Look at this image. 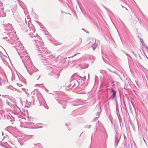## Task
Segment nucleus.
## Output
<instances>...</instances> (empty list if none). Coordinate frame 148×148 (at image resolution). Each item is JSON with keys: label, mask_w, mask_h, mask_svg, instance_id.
<instances>
[{"label": "nucleus", "mask_w": 148, "mask_h": 148, "mask_svg": "<svg viewBox=\"0 0 148 148\" xmlns=\"http://www.w3.org/2000/svg\"><path fill=\"white\" fill-rule=\"evenodd\" d=\"M13 46L22 59L23 62L30 75L38 70L34 66L29 56L20 41L17 42Z\"/></svg>", "instance_id": "1"}, {"label": "nucleus", "mask_w": 148, "mask_h": 148, "mask_svg": "<svg viewBox=\"0 0 148 148\" xmlns=\"http://www.w3.org/2000/svg\"><path fill=\"white\" fill-rule=\"evenodd\" d=\"M28 37L30 41L34 42L38 55L44 56L48 54V50L46 47H44V43L39 36H35L32 34L29 35Z\"/></svg>", "instance_id": "2"}, {"label": "nucleus", "mask_w": 148, "mask_h": 148, "mask_svg": "<svg viewBox=\"0 0 148 148\" xmlns=\"http://www.w3.org/2000/svg\"><path fill=\"white\" fill-rule=\"evenodd\" d=\"M41 62L44 65H48L49 66H47L48 70H49V73L51 71V69L49 67L52 65L53 63H55L57 61L56 58V57L53 55H49L48 56L43 57L40 59Z\"/></svg>", "instance_id": "3"}, {"label": "nucleus", "mask_w": 148, "mask_h": 148, "mask_svg": "<svg viewBox=\"0 0 148 148\" xmlns=\"http://www.w3.org/2000/svg\"><path fill=\"white\" fill-rule=\"evenodd\" d=\"M4 35H6V36L3 38V39L9 41V42L14 45H15L16 43L15 40V38H16V35L14 30L10 32L4 33Z\"/></svg>", "instance_id": "4"}, {"label": "nucleus", "mask_w": 148, "mask_h": 148, "mask_svg": "<svg viewBox=\"0 0 148 148\" xmlns=\"http://www.w3.org/2000/svg\"><path fill=\"white\" fill-rule=\"evenodd\" d=\"M51 69V71L48 73V75L54 78L58 79L60 76V71L59 68L54 66L51 65L49 66Z\"/></svg>", "instance_id": "5"}, {"label": "nucleus", "mask_w": 148, "mask_h": 148, "mask_svg": "<svg viewBox=\"0 0 148 148\" xmlns=\"http://www.w3.org/2000/svg\"><path fill=\"white\" fill-rule=\"evenodd\" d=\"M27 25L30 31L32 32H30V34H29L27 35V37L30 40V39L28 37L29 35L32 34L35 36H36L37 35H38L37 34H34L33 33V32L35 33V29L33 25L31 23H29V21H28V23Z\"/></svg>", "instance_id": "6"}, {"label": "nucleus", "mask_w": 148, "mask_h": 148, "mask_svg": "<svg viewBox=\"0 0 148 148\" xmlns=\"http://www.w3.org/2000/svg\"><path fill=\"white\" fill-rule=\"evenodd\" d=\"M120 138L121 136H118L117 132L116 131L114 137V146L115 148L117 146L119 142Z\"/></svg>", "instance_id": "7"}, {"label": "nucleus", "mask_w": 148, "mask_h": 148, "mask_svg": "<svg viewBox=\"0 0 148 148\" xmlns=\"http://www.w3.org/2000/svg\"><path fill=\"white\" fill-rule=\"evenodd\" d=\"M5 29L6 31L9 32L12 31L14 30L13 27L11 24L8 23L6 24L5 25Z\"/></svg>", "instance_id": "8"}, {"label": "nucleus", "mask_w": 148, "mask_h": 148, "mask_svg": "<svg viewBox=\"0 0 148 148\" xmlns=\"http://www.w3.org/2000/svg\"><path fill=\"white\" fill-rule=\"evenodd\" d=\"M110 90L111 92L112 93V94L110 96L108 99V100L112 101L116 97V92L112 88H111Z\"/></svg>", "instance_id": "9"}, {"label": "nucleus", "mask_w": 148, "mask_h": 148, "mask_svg": "<svg viewBox=\"0 0 148 148\" xmlns=\"http://www.w3.org/2000/svg\"><path fill=\"white\" fill-rule=\"evenodd\" d=\"M2 3L0 2V17H4L6 16V13L4 12L3 8L2 6Z\"/></svg>", "instance_id": "10"}, {"label": "nucleus", "mask_w": 148, "mask_h": 148, "mask_svg": "<svg viewBox=\"0 0 148 148\" xmlns=\"http://www.w3.org/2000/svg\"><path fill=\"white\" fill-rule=\"evenodd\" d=\"M70 80L71 81L70 82V84L68 86V88H71L73 87H75V84L74 83V81L75 80V79H70Z\"/></svg>", "instance_id": "11"}, {"label": "nucleus", "mask_w": 148, "mask_h": 148, "mask_svg": "<svg viewBox=\"0 0 148 148\" xmlns=\"http://www.w3.org/2000/svg\"><path fill=\"white\" fill-rule=\"evenodd\" d=\"M32 148H41V145L40 143L34 144L32 146Z\"/></svg>", "instance_id": "12"}, {"label": "nucleus", "mask_w": 148, "mask_h": 148, "mask_svg": "<svg viewBox=\"0 0 148 148\" xmlns=\"http://www.w3.org/2000/svg\"><path fill=\"white\" fill-rule=\"evenodd\" d=\"M80 99H79L77 100L74 101L73 102H71V103H74V104H71V105L72 106H74L78 105V104L80 103Z\"/></svg>", "instance_id": "13"}, {"label": "nucleus", "mask_w": 148, "mask_h": 148, "mask_svg": "<svg viewBox=\"0 0 148 148\" xmlns=\"http://www.w3.org/2000/svg\"><path fill=\"white\" fill-rule=\"evenodd\" d=\"M79 75L77 74V73H75L73 74L71 77V79H77V77H78L77 76H79Z\"/></svg>", "instance_id": "14"}, {"label": "nucleus", "mask_w": 148, "mask_h": 148, "mask_svg": "<svg viewBox=\"0 0 148 148\" xmlns=\"http://www.w3.org/2000/svg\"><path fill=\"white\" fill-rule=\"evenodd\" d=\"M1 145L5 148H8L9 146V145L7 142L4 143H1Z\"/></svg>", "instance_id": "15"}, {"label": "nucleus", "mask_w": 148, "mask_h": 148, "mask_svg": "<svg viewBox=\"0 0 148 148\" xmlns=\"http://www.w3.org/2000/svg\"><path fill=\"white\" fill-rule=\"evenodd\" d=\"M86 58H88L89 59H92L93 60H95V58L94 56L90 55H87Z\"/></svg>", "instance_id": "16"}, {"label": "nucleus", "mask_w": 148, "mask_h": 148, "mask_svg": "<svg viewBox=\"0 0 148 148\" xmlns=\"http://www.w3.org/2000/svg\"><path fill=\"white\" fill-rule=\"evenodd\" d=\"M74 81V83L75 84V87H77L80 84V82H81L79 81L78 80H77L75 79Z\"/></svg>", "instance_id": "17"}, {"label": "nucleus", "mask_w": 148, "mask_h": 148, "mask_svg": "<svg viewBox=\"0 0 148 148\" xmlns=\"http://www.w3.org/2000/svg\"><path fill=\"white\" fill-rule=\"evenodd\" d=\"M139 40H140V42L142 44L144 47L146 48V46L147 45L145 44L143 40L140 38H139Z\"/></svg>", "instance_id": "18"}, {"label": "nucleus", "mask_w": 148, "mask_h": 148, "mask_svg": "<svg viewBox=\"0 0 148 148\" xmlns=\"http://www.w3.org/2000/svg\"><path fill=\"white\" fill-rule=\"evenodd\" d=\"M56 100L59 104H60L61 105L62 104V102H65V101H64L61 100H60V99H56Z\"/></svg>", "instance_id": "19"}, {"label": "nucleus", "mask_w": 148, "mask_h": 148, "mask_svg": "<svg viewBox=\"0 0 148 148\" xmlns=\"http://www.w3.org/2000/svg\"><path fill=\"white\" fill-rule=\"evenodd\" d=\"M97 44L96 43H95L91 47L94 50L95 49V48L97 46Z\"/></svg>", "instance_id": "20"}, {"label": "nucleus", "mask_w": 148, "mask_h": 148, "mask_svg": "<svg viewBox=\"0 0 148 148\" xmlns=\"http://www.w3.org/2000/svg\"><path fill=\"white\" fill-rule=\"evenodd\" d=\"M78 77H77V79H76V80H78L80 81H81V80L82 79V77L80 76H77Z\"/></svg>", "instance_id": "21"}, {"label": "nucleus", "mask_w": 148, "mask_h": 148, "mask_svg": "<svg viewBox=\"0 0 148 148\" xmlns=\"http://www.w3.org/2000/svg\"><path fill=\"white\" fill-rule=\"evenodd\" d=\"M78 77H77V79H76V80H78L80 81H81V80L82 79V77L80 76H77Z\"/></svg>", "instance_id": "22"}, {"label": "nucleus", "mask_w": 148, "mask_h": 148, "mask_svg": "<svg viewBox=\"0 0 148 148\" xmlns=\"http://www.w3.org/2000/svg\"><path fill=\"white\" fill-rule=\"evenodd\" d=\"M86 79V77L85 76H84L83 77H82V79L81 80V81H80L81 82H82V81H85Z\"/></svg>", "instance_id": "23"}, {"label": "nucleus", "mask_w": 148, "mask_h": 148, "mask_svg": "<svg viewBox=\"0 0 148 148\" xmlns=\"http://www.w3.org/2000/svg\"><path fill=\"white\" fill-rule=\"evenodd\" d=\"M91 127V125H87L85 126V127L86 128H90Z\"/></svg>", "instance_id": "24"}, {"label": "nucleus", "mask_w": 148, "mask_h": 148, "mask_svg": "<svg viewBox=\"0 0 148 148\" xmlns=\"http://www.w3.org/2000/svg\"><path fill=\"white\" fill-rule=\"evenodd\" d=\"M2 136H3V140H0V142L2 141L3 140V139H4L5 138V136H4V133L3 132H2Z\"/></svg>", "instance_id": "25"}, {"label": "nucleus", "mask_w": 148, "mask_h": 148, "mask_svg": "<svg viewBox=\"0 0 148 148\" xmlns=\"http://www.w3.org/2000/svg\"><path fill=\"white\" fill-rule=\"evenodd\" d=\"M100 113L99 112H97V116L95 117V120L97 118H98L100 116Z\"/></svg>", "instance_id": "26"}, {"label": "nucleus", "mask_w": 148, "mask_h": 148, "mask_svg": "<svg viewBox=\"0 0 148 148\" xmlns=\"http://www.w3.org/2000/svg\"><path fill=\"white\" fill-rule=\"evenodd\" d=\"M88 66V64H86L84 66H83V67L84 68H86Z\"/></svg>", "instance_id": "27"}, {"label": "nucleus", "mask_w": 148, "mask_h": 148, "mask_svg": "<svg viewBox=\"0 0 148 148\" xmlns=\"http://www.w3.org/2000/svg\"><path fill=\"white\" fill-rule=\"evenodd\" d=\"M62 108H63L64 109H65L66 108V106L65 105H62Z\"/></svg>", "instance_id": "28"}, {"label": "nucleus", "mask_w": 148, "mask_h": 148, "mask_svg": "<svg viewBox=\"0 0 148 148\" xmlns=\"http://www.w3.org/2000/svg\"><path fill=\"white\" fill-rule=\"evenodd\" d=\"M98 78V77L96 75H95V81L96 79Z\"/></svg>", "instance_id": "29"}, {"label": "nucleus", "mask_w": 148, "mask_h": 148, "mask_svg": "<svg viewBox=\"0 0 148 148\" xmlns=\"http://www.w3.org/2000/svg\"><path fill=\"white\" fill-rule=\"evenodd\" d=\"M146 49L148 51V47L147 46H146Z\"/></svg>", "instance_id": "30"}, {"label": "nucleus", "mask_w": 148, "mask_h": 148, "mask_svg": "<svg viewBox=\"0 0 148 148\" xmlns=\"http://www.w3.org/2000/svg\"><path fill=\"white\" fill-rule=\"evenodd\" d=\"M137 121L138 127V128L139 129V124H138V120H137Z\"/></svg>", "instance_id": "31"}, {"label": "nucleus", "mask_w": 148, "mask_h": 148, "mask_svg": "<svg viewBox=\"0 0 148 148\" xmlns=\"http://www.w3.org/2000/svg\"><path fill=\"white\" fill-rule=\"evenodd\" d=\"M40 76H39L38 77V78H37V80H39V78H40Z\"/></svg>", "instance_id": "32"}, {"label": "nucleus", "mask_w": 148, "mask_h": 148, "mask_svg": "<svg viewBox=\"0 0 148 148\" xmlns=\"http://www.w3.org/2000/svg\"><path fill=\"white\" fill-rule=\"evenodd\" d=\"M0 84H1V79L0 78Z\"/></svg>", "instance_id": "33"}, {"label": "nucleus", "mask_w": 148, "mask_h": 148, "mask_svg": "<svg viewBox=\"0 0 148 148\" xmlns=\"http://www.w3.org/2000/svg\"><path fill=\"white\" fill-rule=\"evenodd\" d=\"M122 1V2H123L124 3H125V1L124 0H121Z\"/></svg>", "instance_id": "34"}, {"label": "nucleus", "mask_w": 148, "mask_h": 148, "mask_svg": "<svg viewBox=\"0 0 148 148\" xmlns=\"http://www.w3.org/2000/svg\"><path fill=\"white\" fill-rule=\"evenodd\" d=\"M139 13H140V12H141V13H142V12H141V11L140 10V9H139Z\"/></svg>", "instance_id": "35"}, {"label": "nucleus", "mask_w": 148, "mask_h": 148, "mask_svg": "<svg viewBox=\"0 0 148 148\" xmlns=\"http://www.w3.org/2000/svg\"><path fill=\"white\" fill-rule=\"evenodd\" d=\"M121 6H122V8H125V7H124V6H123V5H121Z\"/></svg>", "instance_id": "36"}, {"label": "nucleus", "mask_w": 148, "mask_h": 148, "mask_svg": "<svg viewBox=\"0 0 148 148\" xmlns=\"http://www.w3.org/2000/svg\"><path fill=\"white\" fill-rule=\"evenodd\" d=\"M76 55H77V54H75L74 55V56H75Z\"/></svg>", "instance_id": "37"}, {"label": "nucleus", "mask_w": 148, "mask_h": 148, "mask_svg": "<svg viewBox=\"0 0 148 148\" xmlns=\"http://www.w3.org/2000/svg\"><path fill=\"white\" fill-rule=\"evenodd\" d=\"M102 58H103V61L105 62V61H104V58H103V57H102Z\"/></svg>", "instance_id": "38"}, {"label": "nucleus", "mask_w": 148, "mask_h": 148, "mask_svg": "<svg viewBox=\"0 0 148 148\" xmlns=\"http://www.w3.org/2000/svg\"><path fill=\"white\" fill-rule=\"evenodd\" d=\"M47 109H48V107L47 106Z\"/></svg>", "instance_id": "39"}, {"label": "nucleus", "mask_w": 148, "mask_h": 148, "mask_svg": "<svg viewBox=\"0 0 148 148\" xmlns=\"http://www.w3.org/2000/svg\"><path fill=\"white\" fill-rule=\"evenodd\" d=\"M104 8H105L106 9V10H107L108 9L106 8V7H104Z\"/></svg>", "instance_id": "40"}, {"label": "nucleus", "mask_w": 148, "mask_h": 148, "mask_svg": "<svg viewBox=\"0 0 148 148\" xmlns=\"http://www.w3.org/2000/svg\"><path fill=\"white\" fill-rule=\"evenodd\" d=\"M125 9H126V10H127V8H125Z\"/></svg>", "instance_id": "41"}, {"label": "nucleus", "mask_w": 148, "mask_h": 148, "mask_svg": "<svg viewBox=\"0 0 148 148\" xmlns=\"http://www.w3.org/2000/svg\"><path fill=\"white\" fill-rule=\"evenodd\" d=\"M136 84H137V85L138 86V83H137L136 82Z\"/></svg>", "instance_id": "42"}, {"label": "nucleus", "mask_w": 148, "mask_h": 148, "mask_svg": "<svg viewBox=\"0 0 148 148\" xmlns=\"http://www.w3.org/2000/svg\"><path fill=\"white\" fill-rule=\"evenodd\" d=\"M126 54L127 55V56H128V54Z\"/></svg>", "instance_id": "43"}, {"label": "nucleus", "mask_w": 148, "mask_h": 148, "mask_svg": "<svg viewBox=\"0 0 148 148\" xmlns=\"http://www.w3.org/2000/svg\"><path fill=\"white\" fill-rule=\"evenodd\" d=\"M101 53H102V51H101Z\"/></svg>", "instance_id": "44"}, {"label": "nucleus", "mask_w": 148, "mask_h": 148, "mask_svg": "<svg viewBox=\"0 0 148 148\" xmlns=\"http://www.w3.org/2000/svg\"><path fill=\"white\" fill-rule=\"evenodd\" d=\"M77 54H80V53H78Z\"/></svg>", "instance_id": "45"}, {"label": "nucleus", "mask_w": 148, "mask_h": 148, "mask_svg": "<svg viewBox=\"0 0 148 148\" xmlns=\"http://www.w3.org/2000/svg\"><path fill=\"white\" fill-rule=\"evenodd\" d=\"M82 29L83 30H84V29H83H83Z\"/></svg>", "instance_id": "46"}, {"label": "nucleus", "mask_w": 148, "mask_h": 148, "mask_svg": "<svg viewBox=\"0 0 148 148\" xmlns=\"http://www.w3.org/2000/svg\"><path fill=\"white\" fill-rule=\"evenodd\" d=\"M140 50V52H141V50Z\"/></svg>", "instance_id": "47"}, {"label": "nucleus", "mask_w": 148, "mask_h": 148, "mask_svg": "<svg viewBox=\"0 0 148 148\" xmlns=\"http://www.w3.org/2000/svg\"><path fill=\"white\" fill-rule=\"evenodd\" d=\"M137 19L138 20H139L138 18H137Z\"/></svg>", "instance_id": "48"}, {"label": "nucleus", "mask_w": 148, "mask_h": 148, "mask_svg": "<svg viewBox=\"0 0 148 148\" xmlns=\"http://www.w3.org/2000/svg\"><path fill=\"white\" fill-rule=\"evenodd\" d=\"M81 41H82V39H81Z\"/></svg>", "instance_id": "49"}, {"label": "nucleus", "mask_w": 148, "mask_h": 148, "mask_svg": "<svg viewBox=\"0 0 148 148\" xmlns=\"http://www.w3.org/2000/svg\"><path fill=\"white\" fill-rule=\"evenodd\" d=\"M147 58L148 59V58Z\"/></svg>", "instance_id": "50"}]
</instances>
